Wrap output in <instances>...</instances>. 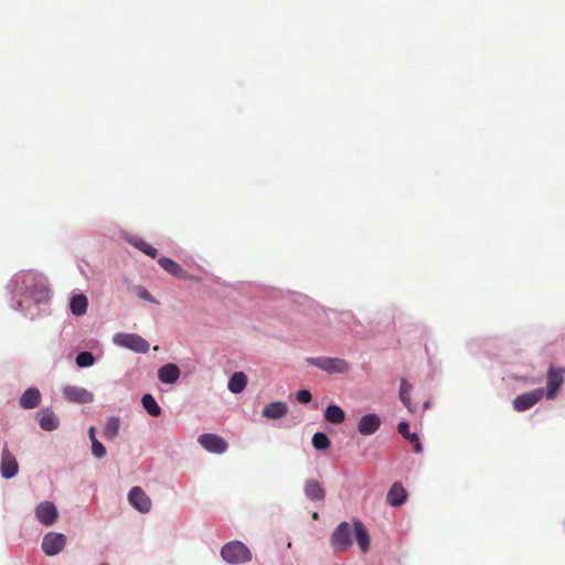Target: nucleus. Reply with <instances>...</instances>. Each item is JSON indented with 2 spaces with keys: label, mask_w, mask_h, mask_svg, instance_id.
<instances>
[{
  "label": "nucleus",
  "mask_w": 565,
  "mask_h": 565,
  "mask_svg": "<svg viewBox=\"0 0 565 565\" xmlns=\"http://www.w3.org/2000/svg\"><path fill=\"white\" fill-rule=\"evenodd\" d=\"M221 557L231 565H241L252 561L250 550L241 541H231L221 548Z\"/></svg>",
  "instance_id": "1"
},
{
  "label": "nucleus",
  "mask_w": 565,
  "mask_h": 565,
  "mask_svg": "<svg viewBox=\"0 0 565 565\" xmlns=\"http://www.w3.org/2000/svg\"><path fill=\"white\" fill-rule=\"evenodd\" d=\"M306 361L329 374H344L350 370V364L341 358L317 356L307 358Z\"/></svg>",
  "instance_id": "2"
},
{
  "label": "nucleus",
  "mask_w": 565,
  "mask_h": 565,
  "mask_svg": "<svg viewBox=\"0 0 565 565\" xmlns=\"http://www.w3.org/2000/svg\"><path fill=\"white\" fill-rule=\"evenodd\" d=\"M352 544V526L348 522H341L331 535L330 545L335 552L343 553L348 551Z\"/></svg>",
  "instance_id": "3"
},
{
  "label": "nucleus",
  "mask_w": 565,
  "mask_h": 565,
  "mask_svg": "<svg viewBox=\"0 0 565 565\" xmlns=\"http://www.w3.org/2000/svg\"><path fill=\"white\" fill-rule=\"evenodd\" d=\"M113 341L116 345L132 350L137 353H146L149 350V343L136 333H117L114 335Z\"/></svg>",
  "instance_id": "4"
},
{
  "label": "nucleus",
  "mask_w": 565,
  "mask_h": 565,
  "mask_svg": "<svg viewBox=\"0 0 565 565\" xmlns=\"http://www.w3.org/2000/svg\"><path fill=\"white\" fill-rule=\"evenodd\" d=\"M565 367L550 366L546 373V393L547 399H554L564 384Z\"/></svg>",
  "instance_id": "5"
},
{
  "label": "nucleus",
  "mask_w": 565,
  "mask_h": 565,
  "mask_svg": "<svg viewBox=\"0 0 565 565\" xmlns=\"http://www.w3.org/2000/svg\"><path fill=\"white\" fill-rule=\"evenodd\" d=\"M66 536L61 533L49 532L42 540V550L47 556H54L63 551Z\"/></svg>",
  "instance_id": "6"
},
{
  "label": "nucleus",
  "mask_w": 565,
  "mask_h": 565,
  "mask_svg": "<svg viewBox=\"0 0 565 565\" xmlns=\"http://www.w3.org/2000/svg\"><path fill=\"white\" fill-rule=\"evenodd\" d=\"M198 441L205 450L214 454H224L228 448L227 441L216 434H202Z\"/></svg>",
  "instance_id": "7"
},
{
  "label": "nucleus",
  "mask_w": 565,
  "mask_h": 565,
  "mask_svg": "<svg viewBox=\"0 0 565 565\" xmlns=\"http://www.w3.org/2000/svg\"><path fill=\"white\" fill-rule=\"evenodd\" d=\"M544 395L543 388H536L529 393L521 394L513 399V408L516 412H524L537 404Z\"/></svg>",
  "instance_id": "8"
},
{
  "label": "nucleus",
  "mask_w": 565,
  "mask_h": 565,
  "mask_svg": "<svg viewBox=\"0 0 565 565\" xmlns=\"http://www.w3.org/2000/svg\"><path fill=\"white\" fill-rule=\"evenodd\" d=\"M19 470V465L15 457L8 448V444H4L1 455V463H0V472L1 476L6 479L13 478Z\"/></svg>",
  "instance_id": "9"
},
{
  "label": "nucleus",
  "mask_w": 565,
  "mask_h": 565,
  "mask_svg": "<svg viewBox=\"0 0 565 565\" xmlns=\"http://www.w3.org/2000/svg\"><path fill=\"white\" fill-rule=\"evenodd\" d=\"M129 503L141 513L151 510V500L140 487H132L128 493Z\"/></svg>",
  "instance_id": "10"
},
{
  "label": "nucleus",
  "mask_w": 565,
  "mask_h": 565,
  "mask_svg": "<svg viewBox=\"0 0 565 565\" xmlns=\"http://www.w3.org/2000/svg\"><path fill=\"white\" fill-rule=\"evenodd\" d=\"M63 395L72 403L89 404L94 401L93 393L74 385H67L63 388Z\"/></svg>",
  "instance_id": "11"
},
{
  "label": "nucleus",
  "mask_w": 565,
  "mask_h": 565,
  "mask_svg": "<svg viewBox=\"0 0 565 565\" xmlns=\"http://www.w3.org/2000/svg\"><path fill=\"white\" fill-rule=\"evenodd\" d=\"M57 515L55 505L50 501L41 502L35 508V516L38 521L45 526L52 525L56 521Z\"/></svg>",
  "instance_id": "12"
},
{
  "label": "nucleus",
  "mask_w": 565,
  "mask_h": 565,
  "mask_svg": "<svg viewBox=\"0 0 565 565\" xmlns=\"http://www.w3.org/2000/svg\"><path fill=\"white\" fill-rule=\"evenodd\" d=\"M381 426V418L377 414H366L358 423V430L363 436L375 434Z\"/></svg>",
  "instance_id": "13"
},
{
  "label": "nucleus",
  "mask_w": 565,
  "mask_h": 565,
  "mask_svg": "<svg viewBox=\"0 0 565 565\" xmlns=\"http://www.w3.org/2000/svg\"><path fill=\"white\" fill-rule=\"evenodd\" d=\"M36 417L39 425L43 430L52 431L57 429L60 420L51 409H41L38 412Z\"/></svg>",
  "instance_id": "14"
},
{
  "label": "nucleus",
  "mask_w": 565,
  "mask_h": 565,
  "mask_svg": "<svg viewBox=\"0 0 565 565\" xmlns=\"http://www.w3.org/2000/svg\"><path fill=\"white\" fill-rule=\"evenodd\" d=\"M407 499V492L401 482H394L390 488L386 501L392 507H401Z\"/></svg>",
  "instance_id": "15"
},
{
  "label": "nucleus",
  "mask_w": 565,
  "mask_h": 565,
  "mask_svg": "<svg viewBox=\"0 0 565 565\" xmlns=\"http://www.w3.org/2000/svg\"><path fill=\"white\" fill-rule=\"evenodd\" d=\"M288 413V406L284 402H271L263 409V416L268 419H280Z\"/></svg>",
  "instance_id": "16"
},
{
  "label": "nucleus",
  "mask_w": 565,
  "mask_h": 565,
  "mask_svg": "<svg viewBox=\"0 0 565 565\" xmlns=\"http://www.w3.org/2000/svg\"><path fill=\"white\" fill-rule=\"evenodd\" d=\"M158 377L164 384H173L180 377V369L173 363L166 364L158 370Z\"/></svg>",
  "instance_id": "17"
},
{
  "label": "nucleus",
  "mask_w": 565,
  "mask_h": 565,
  "mask_svg": "<svg viewBox=\"0 0 565 565\" xmlns=\"http://www.w3.org/2000/svg\"><path fill=\"white\" fill-rule=\"evenodd\" d=\"M353 529L359 547L363 553L367 552L370 547V535L366 529L364 527L363 523L359 520H354Z\"/></svg>",
  "instance_id": "18"
},
{
  "label": "nucleus",
  "mask_w": 565,
  "mask_h": 565,
  "mask_svg": "<svg viewBox=\"0 0 565 565\" xmlns=\"http://www.w3.org/2000/svg\"><path fill=\"white\" fill-rule=\"evenodd\" d=\"M41 401V394L38 388H28L20 398V406L24 409L35 408Z\"/></svg>",
  "instance_id": "19"
},
{
  "label": "nucleus",
  "mask_w": 565,
  "mask_h": 565,
  "mask_svg": "<svg viewBox=\"0 0 565 565\" xmlns=\"http://www.w3.org/2000/svg\"><path fill=\"white\" fill-rule=\"evenodd\" d=\"M305 493L311 501H321L326 497L324 489L315 479H310L305 483Z\"/></svg>",
  "instance_id": "20"
},
{
  "label": "nucleus",
  "mask_w": 565,
  "mask_h": 565,
  "mask_svg": "<svg viewBox=\"0 0 565 565\" xmlns=\"http://www.w3.org/2000/svg\"><path fill=\"white\" fill-rule=\"evenodd\" d=\"M88 307L87 297L83 294H76L71 297L70 309L74 316H83L86 313Z\"/></svg>",
  "instance_id": "21"
},
{
  "label": "nucleus",
  "mask_w": 565,
  "mask_h": 565,
  "mask_svg": "<svg viewBox=\"0 0 565 565\" xmlns=\"http://www.w3.org/2000/svg\"><path fill=\"white\" fill-rule=\"evenodd\" d=\"M126 241L132 245L134 247H136L137 249H139L140 252L145 253L146 255H148L149 257L151 258H156L157 255H158V250L157 248H154L153 246H151L150 244L146 243L142 238L140 237H137V236H127L126 237Z\"/></svg>",
  "instance_id": "22"
},
{
  "label": "nucleus",
  "mask_w": 565,
  "mask_h": 565,
  "mask_svg": "<svg viewBox=\"0 0 565 565\" xmlns=\"http://www.w3.org/2000/svg\"><path fill=\"white\" fill-rule=\"evenodd\" d=\"M246 385V374L244 372H235L228 381L227 388L234 394H239L245 390Z\"/></svg>",
  "instance_id": "23"
},
{
  "label": "nucleus",
  "mask_w": 565,
  "mask_h": 565,
  "mask_svg": "<svg viewBox=\"0 0 565 565\" xmlns=\"http://www.w3.org/2000/svg\"><path fill=\"white\" fill-rule=\"evenodd\" d=\"M159 265L166 270L168 271L169 274L173 275L174 277H178V278H183L184 275H185V271L184 269L178 264L175 263L173 259L171 258H168V257H161L159 259Z\"/></svg>",
  "instance_id": "24"
},
{
  "label": "nucleus",
  "mask_w": 565,
  "mask_h": 565,
  "mask_svg": "<svg viewBox=\"0 0 565 565\" xmlns=\"http://www.w3.org/2000/svg\"><path fill=\"white\" fill-rule=\"evenodd\" d=\"M398 433L407 440H409V443L413 444L414 446V450L416 452H420L422 451V444L419 441V438L417 436V434H412L409 431V425L406 423V422H402L398 424Z\"/></svg>",
  "instance_id": "25"
},
{
  "label": "nucleus",
  "mask_w": 565,
  "mask_h": 565,
  "mask_svg": "<svg viewBox=\"0 0 565 565\" xmlns=\"http://www.w3.org/2000/svg\"><path fill=\"white\" fill-rule=\"evenodd\" d=\"M324 418L332 424H341L345 419V414L340 406L329 405L324 411Z\"/></svg>",
  "instance_id": "26"
},
{
  "label": "nucleus",
  "mask_w": 565,
  "mask_h": 565,
  "mask_svg": "<svg viewBox=\"0 0 565 565\" xmlns=\"http://www.w3.org/2000/svg\"><path fill=\"white\" fill-rule=\"evenodd\" d=\"M412 390H413L412 384H409L405 379H402L401 385H399V398H401L402 403L404 404V406L407 407V409L409 412H414V405L411 401Z\"/></svg>",
  "instance_id": "27"
},
{
  "label": "nucleus",
  "mask_w": 565,
  "mask_h": 565,
  "mask_svg": "<svg viewBox=\"0 0 565 565\" xmlns=\"http://www.w3.org/2000/svg\"><path fill=\"white\" fill-rule=\"evenodd\" d=\"M141 404L151 416L158 417L161 414V407L151 394H145L141 398Z\"/></svg>",
  "instance_id": "28"
},
{
  "label": "nucleus",
  "mask_w": 565,
  "mask_h": 565,
  "mask_svg": "<svg viewBox=\"0 0 565 565\" xmlns=\"http://www.w3.org/2000/svg\"><path fill=\"white\" fill-rule=\"evenodd\" d=\"M119 426L120 423L117 417L108 418L104 428V437L109 440L114 439L118 435Z\"/></svg>",
  "instance_id": "29"
},
{
  "label": "nucleus",
  "mask_w": 565,
  "mask_h": 565,
  "mask_svg": "<svg viewBox=\"0 0 565 565\" xmlns=\"http://www.w3.org/2000/svg\"><path fill=\"white\" fill-rule=\"evenodd\" d=\"M331 441L324 433H316L312 437V446L317 450H326L330 447Z\"/></svg>",
  "instance_id": "30"
},
{
  "label": "nucleus",
  "mask_w": 565,
  "mask_h": 565,
  "mask_svg": "<svg viewBox=\"0 0 565 565\" xmlns=\"http://www.w3.org/2000/svg\"><path fill=\"white\" fill-rule=\"evenodd\" d=\"M94 362H95V358L88 351L81 352L76 356V364L81 367L92 366L94 364Z\"/></svg>",
  "instance_id": "31"
},
{
  "label": "nucleus",
  "mask_w": 565,
  "mask_h": 565,
  "mask_svg": "<svg viewBox=\"0 0 565 565\" xmlns=\"http://www.w3.org/2000/svg\"><path fill=\"white\" fill-rule=\"evenodd\" d=\"M92 454L96 458H104L106 456V448L98 439H94L92 443Z\"/></svg>",
  "instance_id": "32"
},
{
  "label": "nucleus",
  "mask_w": 565,
  "mask_h": 565,
  "mask_svg": "<svg viewBox=\"0 0 565 565\" xmlns=\"http://www.w3.org/2000/svg\"><path fill=\"white\" fill-rule=\"evenodd\" d=\"M312 395L308 390H301L297 393V399L301 404H307L311 401Z\"/></svg>",
  "instance_id": "33"
},
{
  "label": "nucleus",
  "mask_w": 565,
  "mask_h": 565,
  "mask_svg": "<svg viewBox=\"0 0 565 565\" xmlns=\"http://www.w3.org/2000/svg\"><path fill=\"white\" fill-rule=\"evenodd\" d=\"M39 288H40V292H41V298L38 299V301H41L42 299H46L49 297L47 289L44 286H40Z\"/></svg>",
  "instance_id": "34"
},
{
  "label": "nucleus",
  "mask_w": 565,
  "mask_h": 565,
  "mask_svg": "<svg viewBox=\"0 0 565 565\" xmlns=\"http://www.w3.org/2000/svg\"><path fill=\"white\" fill-rule=\"evenodd\" d=\"M95 434H96V429H95V427H90V428L88 429V435H89V438H90V441H92V443L94 441V439H97Z\"/></svg>",
  "instance_id": "35"
},
{
  "label": "nucleus",
  "mask_w": 565,
  "mask_h": 565,
  "mask_svg": "<svg viewBox=\"0 0 565 565\" xmlns=\"http://www.w3.org/2000/svg\"><path fill=\"white\" fill-rule=\"evenodd\" d=\"M141 297L146 300H149V301H153V298L152 296L148 292V291H143V294L141 295Z\"/></svg>",
  "instance_id": "36"
},
{
  "label": "nucleus",
  "mask_w": 565,
  "mask_h": 565,
  "mask_svg": "<svg viewBox=\"0 0 565 565\" xmlns=\"http://www.w3.org/2000/svg\"><path fill=\"white\" fill-rule=\"evenodd\" d=\"M312 516H313V519H318V513L315 512Z\"/></svg>",
  "instance_id": "37"
},
{
  "label": "nucleus",
  "mask_w": 565,
  "mask_h": 565,
  "mask_svg": "<svg viewBox=\"0 0 565 565\" xmlns=\"http://www.w3.org/2000/svg\"><path fill=\"white\" fill-rule=\"evenodd\" d=\"M100 565H108V564H107V563H103V564H100Z\"/></svg>",
  "instance_id": "38"
}]
</instances>
